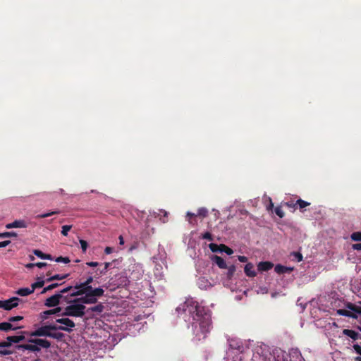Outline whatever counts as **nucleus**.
Masks as SVG:
<instances>
[{
  "label": "nucleus",
  "mask_w": 361,
  "mask_h": 361,
  "mask_svg": "<svg viewBox=\"0 0 361 361\" xmlns=\"http://www.w3.org/2000/svg\"><path fill=\"white\" fill-rule=\"evenodd\" d=\"M154 274L158 277L159 279H161L163 277V274L158 271V268H156V271L154 272Z\"/></svg>",
  "instance_id": "nucleus-48"
},
{
  "label": "nucleus",
  "mask_w": 361,
  "mask_h": 361,
  "mask_svg": "<svg viewBox=\"0 0 361 361\" xmlns=\"http://www.w3.org/2000/svg\"><path fill=\"white\" fill-rule=\"evenodd\" d=\"M45 282L48 281H47V279H44V276L37 277L36 281L32 283L31 287L35 291V289L42 288L44 285Z\"/></svg>",
  "instance_id": "nucleus-15"
},
{
  "label": "nucleus",
  "mask_w": 361,
  "mask_h": 361,
  "mask_svg": "<svg viewBox=\"0 0 361 361\" xmlns=\"http://www.w3.org/2000/svg\"><path fill=\"white\" fill-rule=\"evenodd\" d=\"M210 250L212 251V252H217V251H219V249L221 248V245L219 246L218 245L216 244H214V243H211L209 244V245Z\"/></svg>",
  "instance_id": "nucleus-34"
},
{
  "label": "nucleus",
  "mask_w": 361,
  "mask_h": 361,
  "mask_svg": "<svg viewBox=\"0 0 361 361\" xmlns=\"http://www.w3.org/2000/svg\"><path fill=\"white\" fill-rule=\"evenodd\" d=\"M118 240H119V244L120 245H123L124 244V239H123L122 235H120L118 237Z\"/></svg>",
  "instance_id": "nucleus-55"
},
{
  "label": "nucleus",
  "mask_w": 361,
  "mask_h": 361,
  "mask_svg": "<svg viewBox=\"0 0 361 361\" xmlns=\"http://www.w3.org/2000/svg\"><path fill=\"white\" fill-rule=\"evenodd\" d=\"M0 354L1 355H8L10 354V351L8 350H0Z\"/></svg>",
  "instance_id": "nucleus-52"
},
{
  "label": "nucleus",
  "mask_w": 361,
  "mask_h": 361,
  "mask_svg": "<svg viewBox=\"0 0 361 361\" xmlns=\"http://www.w3.org/2000/svg\"><path fill=\"white\" fill-rule=\"evenodd\" d=\"M335 307H339L336 310V314L341 316L357 319L361 315V305H357L351 302H345L341 300H335Z\"/></svg>",
  "instance_id": "nucleus-2"
},
{
  "label": "nucleus",
  "mask_w": 361,
  "mask_h": 361,
  "mask_svg": "<svg viewBox=\"0 0 361 361\" xmlns=\"http://www.w3.org/2000/svg\"><path fill=\"white\" fill-rule=\"evenodd\" d=\"M245 273L247 276L254 277L256 276V272L254 270V266L251 263H247L245 267Z\"/></svg>",
  "instance_id": "nucleus-17"
},
{
  "label": "nucleus",
  "mask_w": 361,
  "mask_h": 361,
  "mask_svg": "<svg viewBox=\"0 0 361 361\" xmlns=\"http://www.w3.org/2000/svg\"><path fill=\"white\" fill-rule=\"evenodd\" d=\"M92 281L93 278L92 276H89L85 282L76 284L74 288L76 290H91V289H93L90 286V283Z\"/></svg>",
  "instance_id": "nucleus-10"
},
{
  "label": "nucleus",
  "mask_w": 361,
  "mask_h": 361,
  "mask_svg": "<svg viewBox=\"0 0 361 361\" xmlns=\"http://www.w3.org/2000/svg\"><path fill=\"white\" fill-rule=\"evenodd\" d=\"M44 259H50V260H51L52 257H51V256L50 255L45 254V258H44Z\"/></svg>",
  "instance_id": "nucleus-58"
},
{
  "label": "nucleus",
  "mask_w": 361,
  "mask_h": 361,
  "mask_svg": "<svg viewBox=\"0 0 361 361\" xmlns=\"http://www.w3.org/2000/svg\"><path fill=\"white\" fill-rule=\"evenodd\" d=\"M355 360V361H361V357H356Z\"/></svg>",
  "instance_id": "nucleus-59"
},
{
  "label": "nucleus",
  "mask_w": 361,
  "mask_h": 361,
  "mask_svg": "<svg viewBox=\"0 0 361 361\" xmlns=\"http://www.w3.org/2000/svg\"><path fill=\"white\" fill-rule=\"evenodd\" d=\"M219 252H226L227 255H231L233 253V251L232 249H231L230 247L224 245H221V248L219 249Z\"/></svg>",
  "instance_id": "nucleus-24"
},
{
  "label": "nucleus",
  "mask_w": 361,
  "mask_h": 361,
  "mask_svg": "<svg viewBox=\"0 0 361 361\" xmlns=\"http://www.w3.org/2000/svg\"><path fill=\"white\" fill-rule=\"evenodd\" d=\"M25 267L28 269H31V268L35 267V263H30V264H26Z\"/></svg>",
  "instance_id": "nucleus-57"
},
{
  "label": "nucleus",
  "mask_w": 361,
  "mask_h": 361,
  "mask_svg": "<svg viewBox=\"0 0 361 361\" xmlns=\"http://www.w3.org/2000/svg\"><path fill=\"white\" fill-rule=\"evenodd\" d=\"M71 228H72V226H71V225L63 226L61 228V234L64 236H67L68 233L70 231V230L71 229Z\"/></svg>",
  "instance_id": "nucleus-27"
},
{
  "label": "nucleus",
  "mask_w": 361,
  "mask_h": 361,
  "mask_svg": "<svg viewBox=\"0 0 361 361\" xmlns=\"http://www.w3.org/2000/svg\"><path fill=\"white\" fill-rule=\"evenodd\" d=\"M55 312H56V310L44 311L41 313V315H40L41 319H47L49 315L54 314Z\"/></svg>",
  "instance_id": "nucleus-26"
},
{
  "label": "nucleus",
  "mask_w": 361,
  "mask_h": 361,
  "mask_svg": "<svg viewBox=\"0 0 361 361\" xmlns=\"http://www.w3.org/2000/svg\"><path fill=\"white\" fill-rule=\"evenodd\" d=\"M27 224L26 223V221L25 220H23V219L16 220L13 222L7 224L6 225V228L7 229H11V228H27Z\"/></svg>",
  "instance_id": "nucleus-12"
},
{
  "label": "nucleus",
  "mask_w": 361,
  "mask_h": 361,
  "mask_svg": "<svg viewBox=\"0 0 361 361\" xmlns=\"http://www.w3.org/2000/svg\"><path fill=\"white\" fill-rule=\"evenodd\" d=\"M20 328H21V326H16V325L11 324V322L0 323V330L1 331H7L8 330H16V329H18Z\"/></svg>",
  "instance_id": "nucleus-14"
},
{
  "label": "nucleus",
  "mask_w": 361,
  "mask_h": 361,
  "mask_svg": "<svg viewBox=\"0 0 361 361\" xmlns=\"http://www.w3.org/2000/svg\"><path fill=\"white\" fill-rule=\"evenodd\" d=\"M353 348L357 353L361 355V346L360 345L355 344L353 345Z\"/></svg>",
  "instance_id": "nucleus-40"
},
{
  "label": "nucleus",
  "mask_w": 361,
  "mask_h": 361,
  "mask_svg": "<svg viewBox=\"0 0 361 361\" xmlns=\"http://www.w3.org/2000/svg\"><path fill=\"white\" fill-rule=\"evenodd\" d=\"M18 300L19 298L16 297H13L6 300H0V308H3L6 310H10L18 306Z\"/></svg>",
  "instance_id": "nucleus-8"
},
{
  "label": "nucleus",
  "mask_w": 361,
  "mask_h": 361,
  "mask_svg": "<svg viewBox=\"0 0 361 361\" xmlns=\"http://www.w3.org/2000/svg\"><path fill=\"white\" fill-rule=\"evenodd\" d=\"M17 361H40L37 356L34 355V352L23 350Z\"/></svg>",
  "instance_id": "nucleus-9"
},
{
  "label": "nucleus",
  "mask_w": 361,
  "mask_h": 361,
  "mask_svg": "<svg viewBox=\"0 0 361 361\" xmlns=\"http://www.w3.org/2000/svg\"><path fill=\"white\" fill-rule=\"evenodd\" d=\"M234 271H235V267L234 266H231V267H229L228 271H229L230 274H232Z\"/></svg>",
  "instance_id": "nucleus-56"
},
{
  "label": "nucleus",
  "mask_w": 361,
  "mask_h": 361,
  "mask_svg": "<svg viewBox=\"0 0 361 361\" xmlns=\"http://www.w3.org/2000/svg\"><path fill=\"white\" fill-rule=\"evenodd\" d=\"M104 292V290L102 288H96L91 289V290H76V292L73 293L72 295H85L84 297L80 299L81 302L82 304H93L97 301L98 298L103 295Z\"/></svg>",
  "instance_id": "nucleus-3"
},
{
  "label": "nucleus",
  "mask_w": 361,
  "mask_h": 361,
  "mask_svg": "<svg viewBox=\"0 0 361 361\" xmlns=\"http://www.w3.org/2000/svg\"><path fill=\"white\" fill-rule=\"evenodd\" d=\"M17 234L15 232H4L0 233V238H10L16 237Z\"/></svg>",
  "instance_id": "nucleus-29"
},
{
  "label": "nucleus",
  "mask_w": 361,
  "mask_h": 361,
  "mask_svg": "<svg viewBox=\"0 0 361 361\" xmlns=\"http://www.w3.org/2000/svg\"><path fill=\"white\" fill-rule=\"evenodd\" d=\"M274 270L277 274H281L286 272L291 271L293 270V268L278 264L275 267Z\"/></svg>",
  "instance_id": "nucleus-19"
},
{
  "label": "nucleus",
  "mask_w": 361,
  "mask_h": 361,
  "mask_svg": "<svg viewBox=\"0 0 361 361\" xmlns=\"http://www.w3.org/2000/svg\"><path fill=\"white\" fill-rule=\"evenodd\" d=\"M11 243L10 240H5L0 242V248L5 247Z\"/></svg>",
  "instance_id": "nucleus-42"
},
{
  "label": "nucleus",
  "mask_w": 361,
  "mask_h": 361,
  "mask_svg": "<svg viewBox=\"0 0 361 361\" xmlns=\"http://www.w3.org/2000/svg\"><path fill=\"white\" fill-rule=\"evenodd\" d=\"M267 292H268V289L266 287L260 288L257 290V293H262V294L267 293Z\"/></svg>",
  "instance_id": "nucleus-43"
},
{
  "label": "nucleus",
  "mask_w": 361,
  "mask_h": 361,
  "mask_svg": "<svg viewBox=\"0 0 361 361\" xmlns=\"http://www.w3.org/2000/svg\"><path fill=\"white\" fill-rule=\"evenodd\" d=\"M86 264L89 267H95L98 266L99 264L97 262H87Z\"/></svg>",
  "instance_id": "nucleus-44"
},
{
  "label": "nucleus",
  "mask_w": 361,
  "mask_h": 361,
  "mask_svg": "<svg viewBox=\"0 0 361 361\" xmlns=\"http://www.w3.org/2000/svg\"><path fill=\"white\" fill-rule=\"evenodd\" d=\"M8 343L4 342L0 344V350H4L1 349L2 347H7L11 345V343H19L20 341L24 339V336H8L7 338Z\"/></svg>",
  "instance_id": "nucleus-13"
},
{
  "label": "nucleus",
  "mask_w": 361,
  "mask_h": 361,
  "mask_svg": "<svg viewBox=\"0 0 361 361\" xmlns=\"http://www.w3.org/2000/svg\"><path fill=\"white\" fill-rule=\"evenodd\" d=\"M56 262L67 264V263L70 262V259L68 257H59L56 259Z\"/></svg>",
  "instance_id": "nucleus-37"
},
{
  "label": "nucleus",
  "mask_w": 361,
  "mask_h": 361,
  "mask_svg": "<svg viewBox=\"0 0 361 361\" xmlns=\"http://www.w3.org/2000/svg\"><path fill=\"white\" fill-rule=\"evenodd\" d=\"M219 214V212L218 211H216V214H215L216 216V217H218Z\"/></svg>",
  "instance_id": "nucleus-61"
},
{
  "label": "nucleus",
  "mask_w": 361,
  "mask_h": 361,
  "mask_svg": "<svg viewBox=\"0 0 361 361\" xmlns=\"http://www.w3.org/2000/svg\"><path fill=\"white\" fill-rule=\"evenodd\" d=\"M68 274H55L47 279V281H51L54 280H62L68 277Z\"/></svg>",
  "instance_id": "nucleus-23"
},
{
  "label": "nucleus",
  "mask_w": 361,
  "mask_h": 361,
  "mask_svg": "<svg viewBox=\"0 0 361 361\" xmlns=\"http://www.w3.org/2000/svg\"><path fill=\"white\" fill-rule=\"evenodd\" d=\"M275 213L276 214L277 216H279L280 218H282L284 216V213L281 209V207H277L275 208Z\"/></svg>",
  "instance_id": "nucleus-38"
},
{
  "label": "nucleus",
  "mask_w": 361,
  "mask_h": 361,
  "mask_svg": "<svg viewBox=\"0 0 361 361\" xmlns=\"http://www.w3.org/2000/svg\"><path fill=\"white\" fill-rule=\"evenodd\" d=\"M353 248L356 250H361V243L353 244Z\"/></svg>",
  "instance_id": "nucleus-46"
},
{
  "label": "nucleus",
  "mask_w": 361,
  "mask_h": 361,
  "mask_svg": "<svg viewBox=\"0 0 361 361\" xmlns=\"http://www.w3.org/2000/svg\"><path fill=\"white\" fill-rule=\"evenodd\" d=\"M198 286L202 289H207L211 286L210 283L204 277L200 278L197 281Z\"/></svg>",
  "instance_id": "nucleus-20"
},
{
  "label": "nucleus",
  "mask_w": 361,
  "mask_h": 361,
  "mask_svg": "<svg viewBox=\"0 0 361 361\" xmlns=\"http://www.w3.org/2000/svg\"><path fill=\"white\" fill-rule=\"evenodd\" d=\"M112 252H113V248L111 247H106V248L104 249V252L106 255H109V254L112 253Z\"/></svg>",
  "instance_id": "nucleus-45"
},
{
  "label": "nucleus",
  "mask_w": 361,
  "mask_h": 361,
  "mask_svg": "<svg viewBox=\"0 0 361 361\" xmlns=\"http://www.w3.org/2000/svg\"><path fill=\"white\" fill-rule=\"evenodd\" d=\"M186 216H187V217L188 218V221H190V219L191 217L195 216V214L194 213L190 212H187V214H186Z\"/></svg>",
  "instance_id": "nucleus-51"
},
{
  "label": "nucleus",
  "mask_w": 361,
  "mask_h": 361,
  "mask_svg": "<svg viewBox=\"0 0 361 361\" xmlns=\"http://www.w3.org/2000/svg\"><path fill=\"white\" fill-rule=\"evenodd\" d=\"M59 212L58 211H54V212H48V213H44V214H39L37 217V218H46V217H49L53 214H58Z\"/></svg>",
  "instance_id": "nucleus-33"
},
{
  "label": "nucleus",
  "mask_w": 361,
  "mask_h": 361,
  "mask_svg": "<svg viewBox=\"0 0 361 361\" xmlns=\"http://www.w3.org/2000/svg\"><path fill=\"white\" fill-rule=\"evenodd\" d=\"M71 288H72L71 286L66 287V288H63V290H61L59 293H61V295L62 293H66L68 292Z\"/></svg>",
  "instance_id": "nucleus-50"
},
{
  "label": "nucleus",
  "mask_w": 361,
  "mask_h": 361,
  "mask_svg": "<svg viewBox=\"0 0 361 361\" xmlns=\"http://www.w3.org/2000/svg\"><path fill=\"white\" fill-rule=\"evenodd\" d=\"M207 213L208 210L204 207H202L198 209L197 215L204 217L207 215Z\"/></svg>",
  "instance_id": "nucleus-31"
},
{
  "label": "nucleus",
  "mask_w": 361,
  "mask_h": 361,
  "mask_svg": "<svg viewBox=\"0 0 361 361\" xmlns=\"http://www.w3.org/2000/svg\"><path fill=\"white\" fill-rule=\"evenodd\" d=\"M238 259L240 262H246L247 261V258L245 256H238Z\"/></svg>",
  "instance_id": "nucleus-47"
},
{
  "label": "nucleus",
  "mask_w": 361,
  "mask_h": 361,
  "mask_svg": "<svg viewBox=\"0 0 361 361\" xmlns=\"http://www.w3.org/2000/svg\"><path fill=\"white\" fill-rule=\"evenodd\" d=\"M80 244L81 245V248L83 252H85L87 248V243L84 240H79Z\"/></svg>",
  "instance_id": "nucleus-35"
},
{
  "label": "nucleus",
  "mask_w": 361,
  "mask_h": 361,
  "mask_svg": "<svg viewBox=\"0 0 361 361\" xmlns=\"http://www.w3.org/2000/svg\"><path fill=\"white\" fill-rule=\"evenodd\" d=\"M109 264H110L109 262H106L104 264V269L103 271H101V273L105 272L107 270V269L109 268Z\"/></svg>",
  "instance_id": "nucleus-54"
},
{
  "label": "nucleus",
  "mask_w": 361,
  "mask_h": 361,
  "mask_svg": "<svg viewBox=\"0 0 361 361\" xmlns=\"http://www.w3.org/2000/svg\"><path fill=\"white\" fill-rule=\"evenodd\" d=\"M33 253L40 259H44V258H45V254H44L42 251L39 250H35L33 251Z\"/></svg>",
  "instance_id": "nucleus-36"
},
{
  "label": "nucleus",
  "mask_w": 361,
  "mask_h": 361,
  "mask_svg": "<svg viewBox=\"0 0 361 361\" xmlns=\"http://www.w3.org/2000/svg\"><path fill=\"white\" fill-rule=\"evenodd\" d=\"M23 319V317L21 316H16V317H10L9 318V322H11V324L16 322H18V321H20Z\"/></svg>",
  "instance_id": "nucleus-39"
},
{
  "label": "nucleus",
  "mask_w": 361,
  "mask_h": 361,
  "mask_svg": "<svg viewBox=\"0 0 361 361\" xmlns=\"http://www.w3.org/2000/svg\"><path fill=\"white\" fill-rule=\"evenodd\" d=\"M54 324L50 325L44 326L37 329L34 332L31 334L32 336H49L54 338H60L62 337V334L56 332V329Z\"/></svg>",
  "instance_id": "nucleus-4"
},
{
  "label": "nucleus",
  "mask_w": 361,
  "mask_h": 361,
  "mask_svg": "<svg viewBox=\"0 0 361 361\" xmlns=\"http://www.w3.org/2000/svg\"><path fill=\"white\" fill-rule=\"evenodd\" d=\"M274 267V264L269 262H262L257 265L259 271H265L271 269Z\"/></svg>",
  "instance_id": "nucleus-16"
},
{
  "label": "nucleus",
  "mask_w": 361,
  "mask_h": 361,
  "mask_svg": "<svg viewBox=\"0 0 361 361\" xmlns=\"http://www.w3.org/2000/svg\"><path fill=\"white\" fill-rule=\"evenodd\" d=\"M351 239L354 241H361V232H355L351 234Z\"/></svg>",
  "instance_id": "nucleus-30"
},
{
  "label": "nucleus",
  "mask_w": 361,
  "mask_h": 361,
  "mask_svg": "<svg viewBox=\"0 0 361 361\" xmlns=\"http://www.w3.org/2000/svg\"><path fill=\"white\" fill-rule=\"evenodd\" d=\"M59 286V284L57 283H51V284L47 286V287L44 288V289L42 290L41 293H42V294L45 293L46 292L51 290L58 287Z\"/></svg>",
  "instance_id": "nucleus-25"
},
{
  "label": "nucleus",
  "mask_w": 361,
  "mask_h": 361,
  "mask_svg": "<svg viewBox=\"0 0 361 361\" xmlns=\"http://www.w3.org/2000/svg\"><path fill=\"white\" fill-rule=\"evenodd\" d=\"M50 346V343L48 341L45 339H35L32 341L30 343L23 345V350H29L31 352H34V355H37V353L42 348H49Z\"/></svg>",
  "instance_id": "nucleus-6"
},
{
  "label": "nucleus",
  "mask_w": 361,
  "mask_h": 361,
  "mask_svg": "<svg viewBox=\"0 0 361 361\" xmlns=\"http://www.w3.org/2000/svg\"><path fill=\"white\" fill-rule=\"evenodd\" d=\"M301 259H302V256L300 255V258H299V260H301Z\"/></svg>",
  "instance_id": "nucleus-62"
},
{
  "label": "nucleus",
  "mask_w": 361,
  "mask_h": 361,
  "mask_svg": "<svg viewBox=\"0 0 361 361\" xmlns=\"http://www.w3.org/2000/svg\"><path fill=\"white\" fill-rule=\"evenodd\" d=\"M85 307L80 300H75L65 309L64 314L72 317H82L85 314Z\"/></svg>",
  "instance_id": "nucleus-5"
},
{
  "label": "nucleus",
  "mask_w": 361,
  "mask_h": 361,
  "mask_svg": "<svg viewBox=\"0 0 361 361\" xmlns=\"http://www.w3.org/2000/svg\"><path fill=\"white\" fill-rule=\"evenodd\" d=\"M162 212L164 213V217H166V216H167L168 213H167L166 212H165V211H164V212Z\"/></svg>",
  "instance_id": "nucleus-60"
},
{
  "label": "nucleus",
  "mask_w": 361,
  "mask_h": 361,
  "mask_svg": "<svg viewBox=\"0 0 361 361\" xmlns=\"http://www.w3.org/2000/svg\"><path fill=\"white\" fill-rule=\"evenodd\" d=\"M343 334L351 338L353 340H356L358 336V334L357 332L350 329H344L343 331Z\"/></svg>",
  "instance_id": "nucleus-22"
},
{
  "label": "nucleus",
  "mask_w": 361,
  "mask_h": 361,
  "mask_svg": "<svg viewBox=\"0 0 361 361\" xmlns=\"http://www.w3.org/2000/svg\"><path fill=\"white\" fill-rule=\"evenodd\" d=\"M269 207H267V209H271L273 208V207H274V204H273L271 198H269Z\"/></svg>",
  "instance_id": "nucleus-53"
},
{
  "label": "nucleus",
  "mask_w": 361,
  "mask_h": 361,
  "mask_svg": "<svg viewBox=\"0 0 361 361\" xmlns=\"http://www.w3.org/2000/svg\"><path fill=\"white\" fill-rule=\"evenodd\" d=\"M35 267H37L38 268H42L47 265V264L44 262H37V263H35Z\"/></svg>",
  "instance_id": "nucleus-49"
},
{
  "label": "nucleus",
  "mask_w": 361,
  "mask_h": 361,
  "mask_svg": "<svg viewBox=\"0 0 361 361\" xmlns=\"http://www.w3.org/2000/svg\"><path fill=\"white\" fill-rule=\"evenodd\" d=\"M56 330H63L70 331L75 326L74 322L68 318H61L56 319L55 323H53Z\"/></svg>",
  "instance_id": "nucleus-7"
},
{
  "label": "nucleus",
  "mask_w": 361,
  "mask_h": 361,
  "mask_svg": "<svg viewBox=\"0 0 361 361\" xmlns=\"http://www.w3.org/2000/svg\"><path fill=\"white\" fill-rule=\"evenodd\" d=\"M202 238L204 239H207V240H212V235L209 232H207V233H204L203 235H202Z\"/></svg>",
  "instance_id": "nucleus-41"
},
{
  "label": "nucleus",
  "mask_w": 361,
  "mask_h": 361,
  "mask_svg": "<svg viewBox=\"0 0 361 361\" xmlns=\"http://www.w3.org/2000/svg\"><path fill=\"white\" fill-rule=\"evenodd\" d=\"M61 298V293L55 294L46 300L45 305L47 307H55L59 305Z\"/></svg>",
  "instance_id": "nucleus-11"
},
{
  "label": "nucleus",
  "mask_w": 361,
  "mask_h": 361,
  "mask_svg": "<svg viewBox=\"0 0 361 361\" xmlns=\"http://www.w3.org/2000/svg\"><path fill=\"white\" fill-rule=\"evenodd\" d=\"M213 262H214L219 268L226 269V263L223 258L219 256H214L212 258Z\"/></svg>",
  "instance_id": "nucleus-18"
},
{
  "label": "nucleus",
  "mask_w": 361,
  "mask_h": 361,
  "mask_svg": "<svg viewBox=\"0 0 361 361\" xmlns=\"http://www.w3.org/2000/svg\"><path fill=\"white\" fill-rule=\"evenodd\" d=\"M178 315L191 327L198 340L204 338L212 329L211 314L194 298H187L176 309Z\"/></svg>",
  "instance_id": "nucleus-1"
},
{
  "label": "nucleus",
  "mask_w": 361,
  "mask_h": 361,
  "mask_svg": "<svg viewBox=\"0 0 361 361\" xmlns=\"http://www.w3.org/2000/svg\"><path fill=\"white\" fill-rule=\"evenodd\" d=\"M104 310V306L102 304L97 305L90 308V310L92 312H96L98 313H101Z\"/></svg>",
  "instance_id": "nucleus-28"
},
{
  "label": "nucleus",
  "mask_w": 361,
  "mask_h": 361,
  "mask_svg": "<svg viewBox=\"0 0 361 361\" xmlns=\"http://www.w3.org/2000/svg\"><path fill=\"white\" fill-rule=\"evenodd\" d=\"M34 292L33 289L31 288H22L17 290V294L20 296H27Z\"/></svg>",
  "instance_id": "nucleus-21"
},
{
  "label": "nucleus",
  "mask_w": 361,
  "mask_h": 361,
  "mask_svg": "<svg viewBox=\"0 0 361 361\" xmlns=\"http://www.w3.org/2000/svg\"><path fill=\"white\" fill-rule=\"evenodd\" d=\"M297 204L299 205L300 208V209H302V208H305V207L310 205V203L306 202V201H304L301 199H299L298 201H297Z\"/></svg>",
  "instance_id": "nucleus-32"
}]
</instances>
